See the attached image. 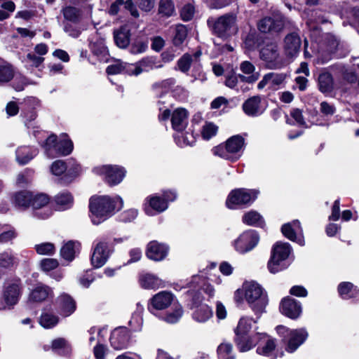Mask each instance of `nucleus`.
<instances>
[{"label":"nucleus","instance_id":"1","mask_svg":"<svg viewBox=\"0 0 359 359\" xmlns=\"http://www.w3.org/2000/svg\"><path fill=\"white\" fill-rule=\"evenodd\" d=\"M123 205L120 196L111 198L109 196H93L89 200L90 217L93 224L98 225L104 222Z\"/></svg>","mask_w":359,"mask_h":359},{"label":"nucleus","instance_id":"2","mask_svg":"<svg viewBox=\"0 0 359 359\" xmlns=\"http://www.w3.org/2000/svg\"><path fill=\"white\" fill-rule=\"evenodd\" d=\"M172 306V312L168 313L163 319L169 323H177L183 314L182 307L175 302V296L170 292L161 291L156 294L150 299L149 310L155 316H157V311L165 310Z\"/></svg>","mask_w":359,"mask_h":359},{"label":"nucleus","instance_id":"3","mask_svg":"<svg viewBox=\"0 0 359 359\" xmlns=\"http://www.w3.org/2000/svg\"><path fill=\"white\" fill-rule=\"evenodd\" d=\"M244 293V297L250 307L259 319L261 314L265 312V308L268 304V297L260 285L255 282H245L243 285L242 291L237 290L235 292V300L239 301L238 294Z\"/></svg>","mask_w":359,"mask_h":359},{"label":"nucleus","instance_id":"4","mask_svg":"<svg viewBox=\"0 0 359 359\" xmlns=\"http://www.w3.org/2000/svg\"><path fill=\"white\" fill-rule=\"evenodd\" d=\"M245 148V139L239 135L229 137L224 143L212 148L215 156L235 162L242 156Z\"/></svg>","mask_w":359,"mask_h":359},{"label":"nucleus","instance_id":"5","mask_svg":"<svg viewBox=\"0 0 359 359\" xmlns=\"http://www.w3.org/2000/svg\"><path fill=\"white\" fill-rule=\"evenodd\" d=\"M291 250V246L287 243L278 242L274 245L271 259L267 264L271 273H276L288 267L290 264L287 259Z\"/></svg>","mask_w":359,"mask_h":359},{"label":"nucleus","instance_id":"6","mask_svg":"<svg viewBox=\"0 0 359 359\" xmlns=\"http://www.w3.org/2000/svg\"><path fill=\"white\" fill-rule=\"evenodd\" d=\"M43 147L46 156L50 158L69 155L73 150V143L66 135L60 141H57L56 135H50Z\"/></svg>","mask_w":359,"mask_h":359},{"label":"nucleus","instance_id":"7","mask_svg":"<svg viewBox=\"0 0 359 359\" xmlns=\"http://www.w3.org/2000/svg\"><path fill=\"white\" fill-rule=\"evenodd\" d=\"M276 330L278 334L283 337L284 342L287 344L285 349L290 353L295 351L309 336L304 328L290 330L283 325H278Z\"/></svg>","mask_w":359,"mask_h":359},{"label":"nucleus","instance_id":"8","mask_svg":"<svg viewBox=\"0 0 359 359\" xmlns=\"http://www.w3.org/2000/svg\"><path fill=\"white\" fill-rule=\"evenodd\" d=\"M213 33L218 37L226 39L236 33V16L233 14H225L212 20Z\"/></svg>","mask_w":359,"mask_h":359},{"label":"nucleus","instance_id":"9","mask_svg":"<svg viewBox=\"0 0 359 359\" xmlns=\"http://www.w3.org/2000/svg\"><path fill=\"white\" fill-rule=\"evenodd\" d=\"M159 121H167L170 117L172 128L177 132H182L188 125L189 112L184 108H177L171 114L168 109L159 107Z\"/></svg>","mask_w":359,"mask_h":359},{"label":"nucleus","instance_id":"10","mask_svg":"<svg viewBox=\"0 0 359 359\" xmlns=\"http://www.w3.org/2000/svg\"><path fill=\"white\" fill-rule=\"evenodd\" d=\"M259 191L256 189H236L231 191L226 201L229 208L233 209L235 205H250L257 198Z\"/></svg>","mask_w":359,"mask_h":359},{"label":"nucleus","instance_id":"11","mask_svg":"<svg viewBox=\"0 0 359 359\" xmlns=\"http://www.w3.org/2000/svg\"><path fill=\"white\" fill-rule=\"evenodd\" d=\"M260 58L270 69H280L287 65V61L280 55L276 44H268L262 48Z\"/></svg>","mask_w":359,"mask_h":359},{"label":"nucleus","instance_id":"12","mask_svg":"<svg viewBox=\"0 0 359 359\" xmlns=\"http://www.w3.org/2000/svg\"><path fill=\"white\" fill-rule=\"evenodd\" d=\"M22 283L19 278L7 279L3 287V298L5 303L10 306L15 305L22 292Z\"/></svg>","mask_w":359,"mask_h":359},{"label":"nucleus","instance_id":"13","mask_svg":"<svg viewBox=\"0 0 359 359\" xmlns=\"http://www.w3.org/2000/svg\"><path fill=\"white\" fill-rule=\"evenodd\" d=\"M95 173L104 176L105 182L110 186L119 184L125 177L126 170L117 165H102L94 169Z\"/></svg>","mask_w":359,"mask_h":359},{"label":"nucleus","instance_id":"14","mask_svg":"<svg viewBox=\"0 0 359 359\" xmlns=\"http://www.w3.org/2000/svg\"><path fill=\"white\" fill-rule=\"evenodd\" d=\"M259 242V236L256 231H244L232 243L234 249L239 253H245L252 250Z\"/></svg>","mask_w":359,"mask_h":359},{"label":"nucleus","instance_id":"15","mask_svg":"<svg viewBox=\"0 0 359 359\" xmlns=\"http://www.w3.org/2000/svg\"><path fill=\"white\" fill-rule=\"evenodd\" d=\"M110 241L107 238H101L96 244L91 257L93 266L100 268L107 262L110 254Z\"/></svg>","mask_w":359,"mask_h":359},{"label":"nucleus","instance_id":"16","mask_svg":"<svg viewBox=\"0 0 359 359\" xmlns=\"http://www.w3.org/2000/svg\"><path fill=\"white\" fill-rule=\"evenodd\" d=\"M242 109L247 116L257 117L266 109V103L260 95H255L249 97L243 103Z\"/></svg>","mask_w":359,"mask_h":359},{"label":"nucleus","instance_id":"17","mask_svg":"<svg viewBox=\"0 0 359 359\" xmlns=\"http://www.w3.org/2000/svg\"><path fill=\"white\" fill-rule=\"evenodd\" d=\"M32 205L34 209V215L39 219H47L53 214V210L48 205L49 198L46 194H37L32 196Z\"/></svg>","mask_w":359,"mask_h":359},{"label":"nucleus","instance_id":"18","mask_svg":"<svg viewBox=\"0 0 359 359\" xmlns=\"http://www.w3.org/2000/svg\"><path fill=\"white\" fill-rule=\"evenodd\" d=\"M301 46L302 41L297 32H293L285 36L283 41V49L289 62H292L299 55Z\"/></svg>","mask_w":359,"mask_h":359},{"label":"nucleus","instance_id":"19","mask_svg":"<svg viewBox=\"0 0 359 359\" xmlns=\"http://www.w3.org/2000/svg\"><path fill=\"white\" fill-rule=\"evenodd\" d=\"M281 232L289 240L297 243L299 245H304L303 231L299 220L285 224L281 227Z\"/></svg>","mask_w":359,"mask_h":359},{"label":"nucleus","instance_id":"20","mask_svg":"<svg viewBox=\"0 0 359 359\" xmlns=\"http://www.w3.org/2000/svg\"><path fill=\"white\" fill-rule=\"evenodd\" d=\"M285 21V18L281 15L265 17L259 21L258 29L263 33L278 32L283 29Z\"/></svg>","mask_w":359,"mask_h":359},{"label":"nucleus","instance_id":"21","mask_svg":"<svg viewBox=\"0 0 359 359\" xmlns=\"http://www.w3.org/2000/svg\"><path fill=\"white\" fill-rule=\"evenodd\" d=\"M285 79L286 74L284 73L269 72L258 83L257 89L262 90L267 86L270 90H276L280 88Z\"/></svg>","mask_w":359,"mask_h":359},{"label":"nucleus","instance_id":"22","mask_svg":"<svg viewBox=\"0 0 359 359\" xmlns=\"http://www.w3.org/2000/svg\"><path fill=\"white\" fill-rule=\"evenodd\" d=\"M130 334L126 327L116 328L111 334L110 344L116 350L126 348L130 344Z\"/></svg>","mask_w":359,"mask_h":359},{"label":"nucleus","instance_id":"23","mask_svg":"<svg viewBox=\"0 0 359 359\" xmlns=\"http://www.w3.org/2000/svg\"><path fill=\"white\" fill-rule=\"evenodd\" d=\"M163 64L155 57H147L136 64H131L133 75L137 76L143 72H149L153 69L161 68Z\"/></svg>","mask_w":359,"mask_h":359},{"label":"nucleus","instance_id":"24","mask_svg":"<svg viewBox=\"0 0 359 359\" xmlns=\"http://www.w3.org/2000/svg\"><path fill=\"white\" fill-rule=\"evenodd\" d=\"M280 311L283 315L296 319L302 313V306L298 301L288 297L281 301Z\"/></svg>","mask_w":359,"mask_h":359},{"label":"nucleus","instance_id":"25","mask_svg":"<svg viewBox=\"0 0 359 359\" xmlns=\"http://www.w3.org/2000/svg\"><path fill=\"white\" fill-rule=\"evenodd\" d=\"M240 70L243 74L239 76L240 81L252 84L256 82L260 74L259 72H256L255 65L249 61H243L240 64Z\"/></svg>","mask_w":359,"mask_h":359},{"label":"nucleus","instance_id":"26","mask_svg":"<svg viewBox=\"0 0 359 359\" xmlns=\"http://www.w3.org/2000/svg\"><path fill=\"white\" fill-rule=\"evenodd\" d=\"M168 252V248L165 245L153 241L148 244L146 254L150 259L161 261L166 257Z\"/></svg>","mask_w":359,"mask_h":359},{"label":"nucleus","instance_id":"27","mask_svg":"<svg viewBox=\"0 0 359 359\" xmlns=\"http://www.w3.org/2000/svg\"><path fill=\"white\" fill-rule=\"evenodd\" d=\"M168 206L166 201L161 196L153 195L147 198L144 210L147 215H153V211L160 213L165 211Z\"/></svg>","mask_w":359,"mask_h":359},{"label":"nucleus","instance_id":"28","mask_svg":"<svg viewBox=\"0 0 359 359\" xmlns=\"http://www.w3.org/2000/svg\"><path fill=\"white\" fill-rule=\"evenodd\" d=\"M39 105V100L34 97H28L20 104L21 114L26 121H32L36 117L35 109Z\"/></svg>","mask_w":359,"mask_h":359},{"label":"nucleus","instance_id":"29","mask_svg":"<svg viewBox=\"0 0 359 359\" xmlns=\"http://www.w3.org/2000/svg\"><path fill=\"white\" fill-rule=\"evenodd\" d=\"M56 306L60 313L69 316L76 310V302L68 294L63 293L56 299Z\"/></svg>","mask_w":359,"mask_h":359},{"label":"nucleus","instance_id":"30","mask_svg":"<svg viewBox=\"0 0 359 359\" xmlns=\"http://www.w3.org/2000/svg\"><path fill=\"white\" fill-rule=\"evenodd\" d=\"M331 69L334 71L337 77L348 83H354L357 81L355 73L343 64H335L331 67Z\"/></svg>","mask_w":359,"mask_h":359},{"label":"nucleus","instance_id":"31","mask_svg":"<svg viewBox=\"0 0 359 359\" xmlns=\"http://www.w3.org/2000/svg\"><path fill=\"white\" fill-rule=\"evenodd\" d=\"M261 333L257 332L253 335H241L236 337L235 341L241 352H245L252 348L258 342Z\"/></svg>","mask_w":359,"mask_h":359},{"label":"nucleus","instance_id":"32","mask_svg":"<svg viewBox=\"0 0 359 359\" xmlns=\"http://www.w3.org/2000/svg\"><path fill=\"white\" fill-rule=\"evenodd\" d=\"M259 341L260 343L257 348V353L264 356L272 355L276 346L275 340L269 338L265 334L261 333Z\"/></svg>","mask_w":359,"mask_h":359},{"label":"nucleus","instance_id":"33","mask_svg":"<svg viewBox=\"0 0 359 359\" xmlns=\"http://www.w3.org/2000/svg\"><path fill=\"white\" fill-rule=\"evenodd\" d=\"M139 283L141 287L146 290H157L164 286L163 282L161 279L151 273L140 275Z\"/></svg>","mask_w":359,"mask_h":359},{"label":"nucleus","instance_id":"34","mask_svg":"<svg viewBox=\"0 0 359 359\" xmlns=\"http://www.w3.org/2000/svg\"><path fill=\"white\" fill-rule=\"evenodd\" d=\"M240 75H241V74H237L233 70L225 73L224 85L229 88L236 90L237 92L239 90L242 92L248 90V88L244 86V85H240L241 83H243L240 81Z\"/></svg>","mask_w":359,"mask_h":359},{"label":"nucleus","instance_id":"35","mask_svg":"<svg viewBox=\"0 0 359 359\" xmlns=\"http://www.w3.org/2000/svg\"><path fill=\"white\" fill-rule=\"evenodd\" d=\"M334 79L332 74L327 72H323L318 76V87L324 94L330 93L334 90Z\"/></svg>","mask_w":359,"mask_h":359},{"label":"nucleus","instance_id":"36","mask_svg":"<svg viewBox=\"0 0 359 359\" xmlns=\"http://www.w3.org/2000/svg\"><path fill=\"white\" fill-rule=\"evenodd\" d=\"M114 41L121 48H126L130 43V29L128 25H123L114 32Z\"/></svg>","mask_w":359,"mask_h":359},{"label":"nucleus","instance_id":"37","mask_svg":"<svg viewBox=\"0 0 359 359\" xmlns=\"http://www.w3.org/2000/svg\"><path fill=\"white\" fill-rule=\"evenodd\" d=\"M38 154V150L31 147H20L16 150V160L25 165Z\"/></svg>","mask_w":359,"mask_h":359},{"label":"nucleus","instance_id":"38","mask_svg":"<svg viewBox=\"0 0 359 359\" xmlns=\"http://www.w3.org/2000/svg\"><path fill=\"white\" fill-rule=\"evenodd\" d=\"M338 292L344 299L357 298L359 296V290L350 282H342L338 286Z\"/></svg>","mask_w":359,"mask_h":359},{"label":"nucleus","instance_id":"39","mask_svg":"<svg viewBox=\"0 0 359 359\" xmlns=\"http://www.w3.org/2000/svg\"><path fill=\"white\" fill-rule=\"evenodd\" d=\"M81 245L79 242L69 241L60 250L61 257L67 261H72L76 253L79 252Z\"/></svg>","mask_w":359,"mask_h":359},{"label":"nucleus","instance_id":"40","mask_svg":"<svg viewBox=\"0 0 359 359\" xmlns=\"http://www.w3.org/2000/svg\"><path fill=\"white\" fill-rule=\"evenodd\" d=\"M144 311V307L140 303H137L136 309L132 314L131 319L128 324L131 330L134 332H138L142 330L143 325L142 313Z\"/></svg>","mask_w":359,"mask_h":359},{"label":"nucleus","instance_id":"41","mask_svg":"<svg viewBox=\"0 0 359 359\" xmlns=\"http://www.w3.org/2000/svg\"><path fill=\"white\" fill-rule=\"evenodd\" d=\"M213 315L212 309L207 304L197 306L193 312V318L198 323H205Z\"/></svg>","mask_w":359,"mask_h":359},{"label":"nucleus","instance_id":"42","mask_svg":"<svg viewBox=\"0 0 359 359\" xmlns=\"http://www.w3.org/2000/svg\"><path fill=\"white\" fill-rule=\"evenodd\" d=\"M56 208L58 210H65L72 207L74 198L69 192H62L55 196Z\"/></svg>","mask_w":359,"mask_h":359},{"label":"nucleus","instance_id":"43","mask_svg":"<svg viewBox=\"0 0 359 359\" xmlns=\"http://www.w3.org/2000/svg\"><path fill=\"white\" fill-rule=\"evenodd\" d=\"M129 66H131V64L117 60L114 64L109 65L107 67L106 72L109 75L125 74L131 76L133 75L132 68L129 67Z\"/></svg>","mask_w":359,"mask_h":359},{"label":"nucleus","instance_id":"44","mask_svg":"<svg viewBox=\"0 0 359 359\" xmlns=\"http://www.w3.org/2000/svg\"><path fill=\"white\" fill-rule=\"evenodd\" d=\"M51 348L54 353L63 356L69 355L72 351L70 345L63 338L53 340Z\"/></svg>","mask_w":359,"mask_h":359},{"label":"nucleus","instance_id":"45","mask_svg":"<svg viewBox=\"0 0 359 359\" xmlns=\"http://www.w3.org/2000/svg\"><path fill=\"white\" fill-rule=\"evenodd\" d=\"M52 291L50 288L44 285L36 286L31 292L29 295V300L32 302H42L45 300L50 294Z\"/></svg>","mask_w":359,"mask_h":359},{"label":"nucleus","instance_id":"46","mask_svg":"<svg viewBox=\"0 0 359 359\" xmlns=\"http://www.w3.org/2000/svg\"><path fill=\"white\" fill-rule=\"evenodd\" d=\"M324 43L327 46V50L332 53L335 54L337 57H344L346 54L338 53V49L340 46L339 41L337 38L332 34H326L324 36Z\"/></svg>","mask_w":359,"mask_h":359},{"label":"nucleus","instance_id":"47","mask_svg":"<svg viewBox=\"0 0 359 359\" xmlns=\"http://www.w3.org/2000/svg\"><path fill=\"white\" fill-rule=\"evenodd\" d=\"M257 321V320H254L252 318L242 317L235 330L236 336L247 335L252 328V323H256Z\"/></svg>","mask_w":359,"mask_h":359},{"label":"nucleus","instance_id":"48","mask_svg":"<svg viewBox=\"0 0 359 359\" xmlns=\"http://www.w3.org/2000/svg\"><path fill=\"white\" fill-rule=\"evenodd\" d=\"M32 199L31 193L22 191L16 193L13 198V203L16 207L25 208L29 206Z\"/></svg>","mask_w":359,"mask_h":359},{"label":"nucleus","instance_id":"49","mask_svg":"<svg viewBox=\"0 0 359 359\" xmlns=\"http://www.w3.org/2000/svg\"><path fill=\"white\" fill-rule=\"evenodd\" d=\"M243 222L249 226H262L264 221L263 217L256 211L251 210L243 216Z\"/></svg>","mask_w":359,"mask_h":359},{"label":"nucleus","instance_id":"50","mask_svg":"<svg viewBox=\"0 0 359 359\" xmlns=\"http://www.w3.org/2000/svg\"><path fill=\"white\" fill-rule=\"evenodd\" d=\"M90 49L92 53L99 58L104 57L107 54V48L103 39H99L90 43Z\"/></svg>","mask_w":359,"mask_h":359},{"label":"nucleus","instance_id":"51","mask_svg":"<svg viewBox=\"0 0 359 359\" xmlns=\"http://www.w3.org/2000/svg\"><path fill=\"white\" fill-rule=\"evenodd\" d=\"M14 77V70L8 63L0 65V86L8 83Z\"/></svg>","mask_w":359,"mask_h":359},{"label":"nucleus","instance_id":"52","mask_svg":"<svg viewBox=\"0 0 359 359\" xmlns=\"http://www.w3.org/2000/svg\"><path fill=\"white\" fill-rule=\"evenodd\" d=\"M62 12L65 19L72 22H79L81 17V11L74 6H66Z\"/></svg>","mask_w":359,"mask_h":359},{"label":"nucleus","instance_id":"53","mask_svg":"<svg viewBox=\"0 0 359 359\" xmlns=\"http://www.w3.org/2000/svg\"><path fill=\"white\" fill-rule=\"evenodd\" d=\"M217 354L219 359H234L233 353V346L231 344L224 342L217 348Z\"/></svg>","mask_w":359,"mask_h":359},{"label":"nucleus","instance_id":"54","mask_svg":"<svg viewBox=\"0 0 359 359\" xmlns=\"http://www.w3.org/2000/svg\"><path fill=\"white\" fill-rule=\"evenodd\" d=\"M59 318L57 316L49 312H43L40 318V324L45 328H51L58 323Z\"/></svg>","mask_w":359,"mask_h":359},{"label":"nucleus","instance_id":"55","mask_svg":"<svg viewBox=\"0 0 359 359\" xmlns=\"http://www.w3.org/2000/svg\"><path fill=\"white\" fill-rule=\"evenodd\" d=\"M187 36V29L183 25H178L175 27V33L173 37V43L175 46H180L183 43Z\"/></svg>","mask_w":359,"mask_h":359},{"label":"nucleus","instance_id":"56","mask_svg":"<svg viewBox=\"0 0 359 359\" xmlns=\"http://www.w3.org/2000/svg\"><path fill=\"white\" fill-rule=\"evenodd\" d=\"M34 249L41 255H53L55 252V245L50 242L35 245Z\"/></svg>","mask_w":359,"mask_h":359},{"label":"nucleus","instance_id":"57","mask_svg":"<svg viewBox=\"0 0 359 359\" xmlns=\"http://www.w3.org/2000/svg\"><path fill=\"white\" fill-rule=\"evenodd\" d=\"M158 12L160 14L170 17L175 13V7L171 0H160Z\"/></svg>","mask_w":359,"mask_h":359},{"label":"nucleus","instance_id":"58","mask_svg":"<svg viewBox=\"0 0 359 359\" xmlns=\"http://www.w3.org/2000/svg\"><path fill=\"white\" fill-rule=\"evenodd\" d=\"M17 263L15 256L11 252H5L0 254V267L8 269Z\"/></svg>","mask_w":359,"mask_h":359},{"label":"nucleus","instance_id":"59","mask_svg":"<svg viewBox=\"0 0 359 359\" xmlns=\"http://www.w3.org/2000/svg\"><path fill=\"white\" fill-rule=\"evenodd\" d=\"M218 128L212 123H206L202 128L201 135L204 140H210L217 133Z\"/></svg>","mask_w":359,"mask_h":359},{"label":"nucleus","instance_id":"60","mask_svg":"<svg viewBox=\"0 0 359 359\" xmlns=\"http://www.w3.org/2000/svg\"><path fill=\"white\" fill-rule=\"evenodd\" d=\"M23 61L31 67H39L43 64L44 57L37 56L33 53H29L27 54Z\"/></svg>","mask_w":359,"mask_h":359},{"label":"nucleus","instance_id":"61","mask_svg":"<svg viewBox=\"0 0 359 359\" xmlns=\"http://www.w3.org/2000/svg\"><path fill=\"white\" fill-rule=\"evenodd\" d=\"M192 62V56L189 54H184L177 62L179 69L182 72L189 70Z\"/></svg>","mask_w":359,"mask_h":359},{"label":"nucleus","instance_id":"62","mask_svg":"<svg viewBox=\"0 0 359 359\" xmlns=\"http://www.w3.org/2000/svg\"><path fill=\"white\" fill-rule=\"evenodd\" d=\"M50 170L53 175H60L67 170V165L63 161L57 160L53 163Z\"/></svg>","mask_w":359,"mask_h":359},{"label":"nucleus","instance_id":"63","mask_svg":"<svg viewBox=\"0 0 359 359\" xmlns=\"http://www.w3.org/2000/svg\"><path fill=\"white\" fill-rule=\"evenodd\" d=\"M194 7L191 4H185L181 10L180 15L184 21L190 20L194 15Z\"/></svg>","mask_w":359,"mask_h":359},{"label":"nucleus","instance_id":"64","mask_svg":"<svg viewBox=\"0 0 359 359\" xmlns=\"http://www.w3.org/2000/svg\"><path fill=\"white\" fill-rule=\"evenodd\" d=\"M58 262L55 259H43L41 261L40 266L43 271H50L58 266Z\"/></svg>","mask_w":359,"mask_h":359}]
</instances>
